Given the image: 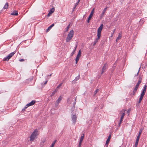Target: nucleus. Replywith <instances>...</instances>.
<instances>
[{
	"label": "nucleus",
	"mask_w": 147,
	"mask_h": 147,
	"mask_svg": "<svg viewBox=\"0 0 147 147\" xmlns=\"http://www.w3.org/2000/svg\"><path fill=\"white\" fill-rule=\"evenodd\" d=\"M142 130H140V131L139 133V134H138V135H139V136H140V135H141V133H142Z\"/></svg>",
	"instance_id": "4c0bfd02"
},
{
	"label": "nucleus",
	"mask_w": 147,
	"mask_h": 147,
	"mask_svg": "<svg viewBox=\"0 0 147 147\" xmlns=\"http://www.w3.org/2000/svg\"><path fill=\"white\" fill-rule=\"evenodd\" d=\"M15 53L14 52L10 53L7 56L3 59V61H8L14 55Z\"/></svg>",
	"instance_id": "423d86ee"
},
{
	"label": "nucleus",
	"mask_w": 147,
	"mask_h": 147,
	"mask_svg": "<svg viewBox=\"0 0 147 147\" xmlns=\"http://www.w3.org/2000/svg\"><path fill=\"white\" fill-rule=\"evenodd\" d=\"M84 134H83L81 136V137L79 142H81V143L82 142L83 140L84 139Z\"/></svg>",
	"instance_id": "aec40b11"
},
{
	"label": "nucleus",
	"mask_w": 147,
	"mask_h": 147,
	"mask_svg": "<svg viewBox=\"0 0 147 147\" xmlns=\"http://www.w3.org/2000/svg\"><path fill=\"white\" fill-rule=\"evenodd\" d=\"M139 141L136 140L135 146V147H137L138 146V142Z\"/></svg>",
	"instance_id": "c85d7f7f"
},
{
	"label": "nucleus",
	"mask_w": 147,
	"mask_h": 147,
	"mask_svg": "<svg viewBox=\"0 0 147 147\" xmlns=\"http://www.w3.org/2000/svg\"><path fill=\"white\" fill-rule=\"evenodd\" d=\"M111 137V135H110L107 140V141L106 142V144H108V143H109V141L110 140Z\"/></svg>",
	"instance_id": "6ab92c4d"
},
{
	"label": "nucleus",
	"mask_w": 147,
	"mask_h": 147,
	"mask_svg": "<svg viewBox=\"0 0 147 147\" xmlns=\"http://www.w3.org/2000/svg\"><path fill=\"white\" fill-rule=\"evenodd\" d=\"M24 61V60L23 59H21L20 60V61Z\"/></svg>",
	"instance_id": "a18cd8bd"
},
{
	"label": "nucleus",
	"mask_w": 147,
	"mask_h": 147,
	"mask_svg": "<svg viewBox=\"0 0 147 147\" xmlns=\"http://www.w3.org/2000/svg\"><path fill=\"white\" fill-rule=\"evenodd\" d=\"M143 97L144 96H140V98H139V103H140L141 102L142 100V99H143Z\"/></svg>",
	"instance_id": "a878e982"
},
{
	"label": "nucleus",
	"mask_w": 147,
	"mask_h": 147,
	"mask_svg": "<svg viewBox=\"0 0 147 147\" xmlns=\"http://www.w3.org/2000/svg\"><path fill=\"white\" fill-rule=\"evenodd\" d=\"M119 147H122V146H120Z\"/></svg>",
	"instance_id": "3c124183"
},
{
	"label": "nucleus",
	"mask_w": 147,
	"mask_h": 147,
	"mask_svg": "<svg viewBox=\"0 0 147 147\" xmlns=\"http://www.w3.org/2000/svg\"><path fill=\"white\" fill-rule=\"evenodd\" d=\"M76 6H75L74 7V9H73V10H74V9L76 8Z\"/></svg>",
	"instance_id": "de8ad7c7"
},
{
	"label": "nucleus",
	"mask_w": 147,
	"mask_h": 147,
	"mask_svg": "<svg viewBox=\"0 0 147 147\" xmlns=\"http://www.w3.org/2000/svg\"><path fill=\"white\" fill-rule=\"evenodd\" d=\"M47 81H46L45 82V83H44V85H45V84H47Z\"/></svg>",
	"instance_id": "79ce46f5"
},
{
	"label": "nucleus",
	"mask_w": 147,
	"mask_h": 147,
	"mask_svg": "<svg viewBox=\"0 0 147 147\" xmlns=\"http://www.w3.org/2000/svg\"><path fill=\"white\" fill-rule=\"evenodd\" d=\"M80 58V57L76 56V63H78V61L79 59Z\"/></svg>",
	"instance_id": "bb28decb"
},
{
	"label": "nucleus",
	"mask_w": 147,
	"mask_h": 147,
	"mask_svg": "<svg viewBox=\"0 0 147 147\" xmlns=\"http://www.w3.org/2000/svg\"><path fill=\"white\" fill-rule=\"evenodd\" d=\"M103 27V24H101L98 29L97 30V38L94 42L93 46H94L98 41V40L99 39L101 35V32L102 30Z\"/></svg>",
	"instance_id": "f257e3e1"
},
{
	"label": "nucleus",
	"mask_w": 147,
	"mask_h": 147,
	"mask_svg": "<svg viewBox=\"0 0 147 147\" xmlns=\"http://www.w3.org/2000/svg\"><path fill=\"white\" fill-rule=\"evenodd\" d=\"M76 98H75L74 100L71 98H68L67 100V102L68 104L70 105H73L74 107V106L76 103Z\"/></svg>",
	"instance_id": "20e7f679"
},
{
	"label": "nucleus",
	"mask_w": 147,
	"mask_h": 147,
	"mask_svg": "<svg viewBox=\"0 0 147 147\" xmlns=\"http://www.w3.org/2000/svg\"><path fill=\"white\" fill-rule=\"evenodd\" d=\"M107 9V7H106L104 9H103V11H102V13L101 14L100 16V18H102L103 16H104L105 11H106V10Z\"/></svg>",
	"instance_id": "ddd939ff"
},
{
	"label": "nucleus",
	"mask_w": 147,
	"mask_h": 147,
	"mask_svg": "<svg viewBox=\"0 0 147 147\" xmlns=\"http://www.w3.org/2000/svg\"><path fill=\"white\" fill-rule=\"evenodd\" d=\"M80 78V76L79 75L74 80L75 81H77V80H79Z\"/></svg>",
	"instance_id": "cd10ccee"
},
{
	"label": "nucleus",
	"mask_w": 147,
	"mask_h": 147,
	"mask_svg": "<svg viewBox=\"0 0 147 147\" xmlns=\"http://www.w3.org/2000/svg\"><path fill=\"white\" fill-rule=\"evenodd\" d=\"M54 146L51 145V146L50 147H54Z\"/></svg>",
	"instance_id": "09e8293b"
},
{
	"label": "nucleus",
	"mask_w": 147,
	"mask_h": 147,
	"mask_svg": "<svg viewBox=\"0 0 147 147\" xmlns=\"http://www.w3.org/2000/svg\"><path fill=\"white\" fill-rule=\"evenodd\" d=\"M77 47V46L76 45V47L75 49L72 52V53H71V56H72L74 54V53L75 52L76 50V48Z\"/></svg>",
	"instance_id": "b1692460"
},
{
	"label": "nucleus",
	"mask_w": 147,
	"mask_h": 147,
	"mask_svg": "<svg viewBox=\"0 0 147 147\" xmlns=\"http://www.w3.org/2000/svg\"><path fill=\"white\" fill-rule=\"evenodd\" d=\"M38 131L36 129H35L31 134L30 137V141H33L35 138L36 136L38 135Z\"/></svg>",
	"instance_id": "7ed1b4c3"
},
{
	"label": "nucleus",
	"mask_w": 147,
	"mask_h": 147,
	"mask_svg": "<svg viewBox=\"0 0 147 147\" xmlns=\"http://www.w3.org/2000/svg\"><path fill=\"white\" fill-rule=\"evenodd\" d=\"M93 16V15H92V14H90V15H89V16L88 17V20H87L88 23H89V22L90 20L91 19V18Z\"/></svg>",
	"instance_id": "a211bd4d"
},
{
	"label": "nucleus",
	"mask_w": 147,
	"mask_h": 147,
	"mask_svg": "<svg viewBox=\"0 0 147 147\" xmlns=\"http://www.w3.org/2000/svg\"><path fill=\"white\" fill-rule=\"evenodd\" d=\"M26 109H25V108L24 107L23 109L22 110L23 111H24Z\"/></svg>",
	"instance_id": "37998d69"
},
{
	"label": "nucleus",
	"mask_w": 147,
	"mask_h": 147,
	"mask_svg": "<svg viewBox=\"0 0 147 147\" xmlns=\"http://www.w3.org/2000/svg\"><path fill=\"white\" fill-rule=\"evenodd\" d=\"M147 86L146 85H145L144 86V89L143 90H144L146 91V89Z\"/></svg>",
	"instance_id": "c9c22d12"
},
{
	"label": "nucleus",
	"mask_w": 147,
	"mask_h": 147,
	"mask_svg": "<svg viewBox=\"0 0 147 147\" xmlns=\"http://www.w3.org/2000/svg\"><path fill=\"white\" fill-rule=\"evenodd\" d=\"M69 25L65 28V31L67 32L68 31L69 29Z\"/></svg>",
	"instance_id": "c756f323"
},
{
	"label": "nucleus",
	"mask_w": 147,
	"mask_h": 147,
	"mask_svg": "<svg viewBox=\"0 0 147 147\" xmlns=\"http://www.w3.org/2000/svg\"><path fill=\"white\" fill-rule=\"evenodd\" d=\"M72 119L73 123L75 124L76 123L77 117L76 114H74V113L73 112H72Z\"/></svg>",
	"instance_id": "0eeeda50"
},
{
	"label": "nucleus",
	"mask_w": 147,
	"mask_h": 147,
	"mask_svg": "<svg viewBox=\"0 0 147 147\" xmlns=\"http://www.w3.org/2000/svg\"><path fill=\"white\" fill-rule=\"evenodd\" d=\"M46 141V139H43L42 140L40 143L41 146H42L44 145V143Z\"/></svg>",
	"instance_id": "f3484780"
},
{
	"label": "nucleus",
	"mask_w": 147,
	"mask_h": 147,
	"mask_svg": "<svg viewBox=\"0 0 147 147\" xmlns=\"http://www.w3.org/2000/svg\"><path fill=\"white\" fill-rule=\"evenodd\" d=\"M82 143L79 142L78 145V147H80L81 146Z\"/></svg>",
	"instance_id": "58836bf2"
},
{
	"label": "nucleus",
	"mask_w": 147,
	"mask_h": 147,
	"mask_svg": "<svg viewBox=\"0 0 147 147\" xmlns=\"http://www.w3.org/2000/svg\"><path fill=\"white\" fill-rule=\"evenodd\" d=\"M79 2H78L77 3H76L75 5V6H76H76L78 5V3H79Z\"/></svg>",
	"instance_id": "a19ab883"
},
{
	"label": "nucleus",
	"mask_w": 147,
	"mask_h": 147,
	"mask_svg": "<svg viewBox=\"0 0 147 147\" xmlns=\"http://www.w3.org/2000/svg\"><path fill=\"white\" fill-rule=\"evenodd\" d=\"M28 107H29V106L28 105V104H27L24 107L25 109H26Z\"/></svg>",
	"instance_id": "ea45409f"
},
{
	"label": "nucleus",
	"mask_w": 147,
	"mask_h": 147,
	"mask_svg": "<svg viewBox=\"0 0 147 147\" xmlns=\"http://www.w3.org/2000/svg\"><path fill=\"white\" fill-rule=\"evenodd\" d=\"M146 92V91L143 90L140 96H144Z\"/></svg>",
	"instance_id": "393cba45"
},
{
	"label": "nucleus",
	"mask_w": 147,
	"mask_h": 147,
	"mask_svg": "<svg viewBox=\"0 0 147 147\" xmlns=\"http://www.w3.org/2000/svg\"><path fill=\"white\" fill-rule=\"evenodd\" d=\"M80 1V0H78V2H79Z\"/></svg>",
	"instance_id": "8fccbe9b"
},
{
	"label": "nucleus",
	"mask_w": 147,
	"mask_h": 147,
	"mask_svg": "<svg viewBox=\"0 0 147 147\" xmlns=\"http://www.w3.org/2000/svg\"><path fill=\"white\" fill-rule=\"evenodd\" d=\"M57 140H55L54 141V142L52 144V145L54 146L55 143L56 142Z\"/></svg>",
	"instance_id": "e433bc0d"
},
{
	"label": "nucleus",
	"mask_w": 147,
	"mask_h": 147,
	"mask_svg": "<svg viewBox=\"0 0 147 147\" xmlns=\"http://www.w3.org/2000/svg\"><path fill=\"white\" fill-rule=\"evenodd\" d=\"M130 110H128L127 111V112L128 113H129V112H130Z\"/></svg>",
	"instance_id": "c03bdc74"
},
{
	"label": "nucleus",
	"mask_w": 147,
	"mask_h": 147,
	"mask_svg": "<svg viewBox=\"0 0 147 147\" xmlns=\"http://www.w3.org/2000/svg\"><path fill=\"white\" fill-rule=\"evenodd\" d=\"M54 26V24H53L51 26H50L47 29V32H48L51 28Z\"/></svg>",
	"instance_id": "4468645a"
},
{
	"label": "nucleus",
	"mask_w": 147,
	"mask_h": 147,
	"mask_svg": "<svg viewBox=\"0 0 147 147\" xmlns=\"http://www.w3.org/2000/svg\"><path fill=\"white\" fill-rule=\"evenodd\" d=\"M18 14V12L17 11H14L11 13V15L14 16H17Z\"/></svg>",
	"instance_id": "2eb2a0df"
},
{
	"label": "nucleus",
	"mask_w": 147,
	"mask_h": 147,
	"mask_svg": "<svg viewBox=\"0 0 147 147\" xmlns=\"http://www.w3.org/2000/svg\"><path fill=\"white\" fill-rule=\"evenodd\" d=\"M36 101L35 100H32L30 103L27 104L28 105L29 107L34 105Z\"/></svg>",
	"instance_id": "f8f14e48"
},
{
	"label": "nucleus",
	"mask_w": 147,
	"mask_h": 147,
	"mask_svg": "<svg viewBox=\"0 0 147 147\" xmlns=\"http://www.w3.org/2000/svg\"><path fill=\"white\" fill-rule=\"evenodd\" d=\"M99 91V90L98 89H96L94 92V94H96Z\"/></svg>",
	"instance_id": "f704fd0d"
},
{
	"label": "nucleus",
	"mask_w": 147,
	"mask_h": 147,
	"mask_svg": "<svg viewBox=\"0 0 147 147\" xmlns=\"http://www.w3.org/2000/svg\"><path fill=\"white\" fill-rule=\"evenodd\" d=\"M8 3H5V6L3 7V8L4 9H6L8 8Z\"/></svg>",
	"instance_id": "5701e85b"
},
{
	"label": "nucleus",
	"mask_w": 147,
	"mask_h": 147,
	"mask_svg": "<svg viewBox=\"0 0 147 147\" xmlns=\"http://www.w3.org/2000/svg\"><path fill=\"white\" fill-rule=\"evenodd\" d=\"M144 20H143L141 19L139 23L140 24H142L144 23Z\"/></svg>",
	"instance_id": "7c9ffc66"
},
{
	"label": "nucleus",
	"mask_w": 147,
	"mask_h": 147,
	"mask_svg": "<svg viewBox=\"0 0 147 147\" xmlns=\"http://www.w3.org/2000/svg\"><path fill=\"white\" fill-rule=\"evenodd\" d=\"M62 84V83H61L60 84H59L57 86L56 89H59V88L61 87V86Z\"/></svg>",
	"instance_id": "2f4dec72"
},
{
	"label": "nucleus",
	"mask_w": 147,
	"mask_h": 147,
	"mask_svg": "<svg viewBox=\"0 0 147 147\" xmlns=\"http://www.w3.org/2000/svg\"><path fill=\"white\" fill-rule=\"evenodd\" d=\"M121 34L119 33V34L118 36V37H117V39H116V42L118 41V40L121 38Z\"/></svg>",
	"instance_id": "dca6fc26"
},
{
	"label": "nucleus",
	"mask_w": 147,
	"mask_h": 147,
	"mask_svg": "<svg viewBox=\"0 0 147 147\" xmlns=\"http://www.w3.org/2000/svg\"><path fill=\"white\" fill-rule=\"evenodd\" d=\"M141 83V80H139L138 81V82L137 84L136 85V87L133 91V92H134V93H135V92H136V91L137 90L139 86V84H140Z\"/></svg>",
	"instance_id": "6e6552de"
},
{
	"label": "nucleus",
	"mask_w": 147,
	"mask_h": 147,
	"mask_svg": "<svg viewBox=\"0 0 147 147\" xmlns=\"http://www.w3.org/2000/svg\"><path fill=\"white\" fill-rule=\"evenodd\" d=\"M54 8H52L50 11L49 13H48L47 15L48 16H50L51 15V14L54 12Z\"/></svg>",
	"instance_id": "9b49d317"
},
{
	"label": "nucleus",
	"mask_w": 147,
	"mask_h": 147,
	"mask_svg": "<svg viewBox=\"0 0 147 147\" xmlns=\"http://www.w3.org/2000/svg\"><path fill=\"white\" fill-rule=\"evenodd\" d=\"M107 64L106 63L104 65L102 68V71L101 73V74H102L106 70V69L107 68Z\"/></svg>",
	"instance_id": "9d476101"
},
{
	"label": "nucleus",
	"mask_w": 147,
	"mask_h": 147,
	"mask_svg": "<svg viewBox=\"0 0 147 147\" xmlns=\"http://www.w3.org/2000/svg\"><path fill=\"white\" fill-rule=\"evenodd\" d=\"M139 70L138 71V73H137V75H136V76H138V73L139 72Z\"/></svg>",
	"instance_id": "49530a36"
},
{
	"label": "nucleus",
	"mask_w": 147,
	"mask_h": 147,
	"mask_svg": "<svg viewBox=\"0 0 147 147\" xmlns=\"http://www.w3.org/2000/svg\"><path fill=\"white\" fill-rule=\"evenodd\" d=\"M125 111H126L125 110L123 109L121 110L119 114L121 115H121V119L120 120V122L119 123V125H120L121 124V123L123 121L124 116L125 115Z\"/></svg>",
	"instance_id": "39448f33"
},
{
	"label": "nucleus",
	"mask_w": 147,
	"mask_h": 147,
	"mask_svg": "<svg viewBox=\"0 0 147 147\" xmlns=\"http://www.w3.org/2000/svg\"><path fill=\"white\" fill-rule=\"evenodd\" d=\"M94 8H93L92 10L91 11V12L90 13V14H92V15H93V13H94Z\"/></svg>",
	"instance_id": "473e14b6"
},
{
	"label": "nucleus",
	"mask_w": 147,
	"mask_h": 147,
	"mask_svg": "<svg viewBox=\"0 0 147 147\" xmlns=\"http://www.w3.org/2000/svg\"><path fill=\"white\" fill-rule=\"evenodd\" d=\"M58 89H56L51 94V96H53L54 94L57 92Z\"/></svg>",
	"instance_id": "4be33fe9"
},
{
	"label": "nucleus",
	"mask_w": 147,
	"mask_h": 147,
	"mask_svg": "<svg viewBox=\"0 0 147 147\" xmlns=\"http://www.w3.org/2000/svg\"><path fill=\"white\" fill-rule=\"evenodd\" d=\"M62 97L61 96H60L56 101L55 102L56 105H57L61 101V100Z\"/></svg>",
	"instance_id": "1a4fd4ad"
},
{
	"label": "nucleus",
	"mask_w": 147,
	"mask_h": 147,
	"mask_svg": "<svg viewBox=\"0 0 147 147\" xmlns=\"http://www.w3.org/2000/svg\"><path fill=\"white\" fill-rule=\"evenodd\" d=\"M74 34V31L72 30L69 32L66 39L67 42H69L72 38Z\"/></svg>",
	"instance_id": "f03ea898"
},
{
	"label": "nucleus",
	"mask_w": 147,
	"mask_h": 147,
	"mask_svg": "<svg viewBox=\"0 0 147 147\" xmlns=\"http://www.w3.org/2000/svg\"><path fill=\"white\" fill-rule=\"evenodd\" d=\"M81 54V50H80L78 53L77 56V57H80Z\"/></svg>",
	"instance_id": "412c9836"
},
{
	"label": "nucleus",
	"mask_w": 147,
	"mask_h": 147,
	"mask_svg": "<svg viewBox=\"0 0 147 147\" xmlns=\"http://www.w3.org/2000/svg\"><path fill=\"white\" fill-rule=\"evenodd\" d=\"M140 136H139V135H138V136H137V137L136 139V140L139 141V139H140Z\"/></svg>",
	"instance_id": "72a5a7b5"
}]
</instances>
